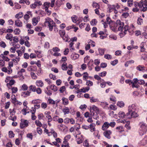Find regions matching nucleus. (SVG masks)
Returning a JSON list of instances; mask_svg holds the SVG:
<instances>
[{
  "mask_svg": "<svg viewBox=\"0 0 147 147\" xmlns=\"http://www.w3.org/2000/svg\"><path fill=\"white\" fill-rule=\"evenodd\" d=\"M139 125L140 126L139 133L140 135L142 136L147 131V124L142 121L140 122Z\"/></svg>",
  "mask_w": 147,
  "mask_h": 147,
  "instance_id": "1",
  "label": "nucleus"
},
{
  "mask_svg": "<svg viewBox=\"0 0 147 147\" xmlns=\"http://www.w3.org/2000/svg\"><path fill=\"white\" fill-rule=\"evenodd\" d=\"M44 24L45 26H48L50 31L52 30L53 27L55 24L53 20L49 18H47L45 19Z\"/></svg>",
  "mask_w": 147,
  "mask_h": 147,
  "instance_id": "2",
  "label": "nucleus"
},
{
  "mask_svg": "<svg viewBox=\"0 0 147 147\" xmlns=\"http://www.w3.org/2000/svg\"><path fill=\"white\" fill-rule=\"evenodd\" d=\"M124 26V23L123 22H121L120 20H118L116 21V24L115 25V27L113 30L115 31L118 29L119 31L122 32L123 30Z\"/></svg>",
  "mask_w": 147,
  "mask_h": 147,
  "instance_id": "3",
  "label": "nucleus"
},
{
  "mask_svg": "<svg viewBox=\"0 0 147 147\" xmlns=\"http://www.w3.org/2000/svg\"><path fill=\"white\" fill-rule=\"evenodd\" d=\"M55 0H51V3H50L49 2H45L42 5V8L43 9H48L50 5L51 7H53L55 3Z\"/></svg>",
  "mask_w": 147,
  "mask_h": 147,
  "instance_id": "4",
  "label": "nucleus"
},
{
  "mask_svg": "<svg viewBox=\"0 0 147 147\" xmlns=\"http://www.w3.org/2000/svg\"><path fill=\"white\" fill-rule=\"evenodd\" d=\"M137 109V107L135 104H133L129 106L128 107V112L127 113V115H130L131 113L134 111H136Z\"/></svg>",
  "mask_w": 147,
  "mask_h": 147,
  "instance_id": "5",
  "label": "nucleus"
},
{
  "mask_svg": "<svg viewBox=\"0 0 147 147\" xmlns=\"http://www.w3.org/2000/svg\"><path fill=\"white\" fill-rule=\"evenodd\" d=\"M29 122L26 119H22L20 120V127L21 129H23L28 127V125Z\"/></svg>",
  "mask_w": 147,
  "mask_h": 147,
  "instance_id": "6",
  "label": "nucleus"
},
{
  "mask_svg": "<svg viewBox=\"0 0 147 147\" xmlns=\"http://www.w3.org/2000/svg\"><path fill=\"white\" fill-rule=\"evenodd\" d=\"M140 3L142 5V7L141 10L143 11L147 10V0H141Z\"/></svg>",
  "mask_w": 147,
  "mask_h": 147,
  "instance_id": "7",
  "label": "nucleus"
},
{
  "mask_svg": "<svg viewBox=\"0 0 147 147\" xmlns=\"http://www.w3.org/2000/svg\"><path fill=\"white\" fill-rule=\"evenodd\" d=\"M112 131L110 130H107L103 133L105 136L108 139L111 138L110 135L112 134Z\"/></svg>",
  "mask_w": 147,
  "mask_h": 147,
  "instance_id": "8",
  "label": "nucleus"
},
{
  "mask_svg": "<svg viewBox=\"0 0 147 147\" xmlns=\"http://www.w3.org/2000/svg\"><path fill=\"white\" fill-rule=\"evenodd\" d=\"M93 111L95 112L97 114L99 113L98 108L95 105H92L90 108V112H92Z\"/></svg>",
  "mask_w": 147,
  "mask_h": 147,
  "instance_id": "9",
  "label": "nucleus"
},
{
  "mask_svg": "<svg viewBox=\"0 0 147 147\" xmlns=\"http://www.w3.org/2000/svg\"><path fill=\"white\" fill-rule=\"evenodd\" d=\"M138 116V115L136 111L132 112L130 114L128 115L127 117V119H130L131 118H136Z\"/></svg>",
  "mask_w": 147,
  "mask_h": 147,
  "instance_id": "10",
  "label": "nucleus"
},
{
  "mask_svg": "<svg viewBox=\"0 0 147 147\" xmlns=\"http://www.w3.org/2000/svg\"><path fill=\"white\" fill-rule=\"evenodd\" d=\"M40 18L39 17H34L32 19V22L33 25L34 26H36L37 24L40 20Z\"/></svg>",
  "mask_w": 147,
  "mask_h": 147,
  "instance_id": "11",
  "label": "nucleus"
},
{
  "mask_svg": "<svg viewBox=\"0 0 147 147\" xmlns=\"http://www.w3.org/2000/svg\"><path fill=\"white\" fill-rule=\"evenodd\" d=\"M118 115L119 117L121 118H127V117L128 116V115H127V113L125 115L124 112L122 111H120L118 113Z\"/></svg>",
  "mask_w": 147,
  "mask_h": 147,
  "instance_id": "12",
  "label": "nucleus"
},
{
  "mask_svg": "<svg viewBox=\"0 0 147 147\" xmlns=\"http://www.w3.org/2000/svg\"><path fill=\"white\" fill-rule=\"evenodd\" d=\"M8 69L6 67H3L2 68L1 70L3 72L7 73L8 74H10L12 72V70L9 67H8Z\"/></svg>",
  "mask_w": 147,
  "mask_h": 147,
  "instance_id": "13",
  "label": "nucleus"
},
{
  "mask_svg": "<svg viewBox=\"0 0 147 147\" xmlns=\"http://www.w3.org/2000/svg\"><path fill=\"white\" fill-rule=\"evenodd\" d=\"M109 127V123L107 122H105L102 127V130H106Z\"/></svg>",
  "mask_w": 147,
  "mask_h": 147,
  "instance_id": "14",
  "label": "nucleus"
},
{
  "mask_svg": "<svg viewBox=\"0 0 147 147\" xmlns=\"http://www.w3.org/2000/svg\"><path fill=\"white\" fill-rule=\"evenodd\" d=\"M51 113L50 111H46L45 112V114L46 116V117L48 118V120L49 121H51L52 120V118L50 115Z\"/></svg>",
  "mask_w": 147,
  "mask_h": 147,
  "instance_id": "15",
  "label": "nucleus"
},
{
  "mask_svg": "<svg viewBox=\"0 0 147 147\" xmlns=\"http://www.w3.org/2000/svg\"><path fill=\"white\" fill-rule=\"evenodd\" d=\"M106 20V22H104V23H103V25H104V27L105 28H106L107 26H108L107 24H110L111 22V20L109 17H108L107 18Z\"/></svg>",
  "mask_w": 147,
  "mask_h": 147,
  "instance_id": "16",
  "label": "nucleus"
},
{
  "mask_svg": "<svg viewBox=\"0 0 147 147\" xmlns=\"http://www.w3.org/2000/svg\"><path fill=\"white\" fill-rule=\"evenodd\" d=\"M30 93L31 92L29 91H23L22 92L21 95L24 97H26L29 96Z\"/></svg>",
  "mask_w": 147,
  "mask_h": 147,
  "instance_id": "17",
  "label": "nucleus"
},
{
  "mask_svg": "<svg viewBox=\"0 0 147 147\" xmlns=\"http://www.w3.org/2000/svg\"><path fill=\"white\" fill-rule=\"evenodd\" d=\"M27 69L28 71H36L37 68L36 66H31L30 67H28Z\"/></svg>",
  "mask_w": 147,
  "mask_h": 147,
  "instance_id": "18",
  "label": "nucleus"
},
{
  "mask_svg": "<svg viewBox=\"0 0 147 147\" xmlns=\"http://www.w3.org/2000/svg\"><path fill=\"white\" fill-rule=\"evenodd\" d=\"M15 25L18 27H22V23L21 21L19 19L17 20L15 22Z\"/></svg>",
  "mask_w": 147,
  "mask_h": 147,
  "instance_id": "19",
  "label": "nucleus"
},
{
  "mask_svg": "<svg viewBox=\"0 0 147 147\" xmlns=\"http://www.w3.org/2000/svg\"><path fill=\"white\" fill-rule=\"evenodd\" d=\"M100 105L102 107L105 109H109V108L108 107L106 106L108 105V104L107 102H101Z\"/></svg>",
  "mask_w": 147,
  "mask_h": 147,
  "instance_id": "20",
  "label": "nucleus"
},
{
  "mask_svg": "<svg viewBox=\"0 0 147 147\" xmlns=\"http://www.w3.org/2000/svg\"><path fill=\"white\" fill-rule=\"evenodd\" d=\"M109 11V12H111L113 10L116 11L115 9V5H109L108 6Z\"/></svg>",
  "mask_w": 147,
  "mask_h": 147,
  "instance_id": "21",
  "label": "nucleus"
},
{
  "mask_svg": "<svg viewBox=\"0 0 147 147\" xmlns=\"http://www.w3.org/2000/svg\"><path fill=\"white\" fill-rule=\"evenodd\" d=\"M13 36L12 34L10 33H8L5 36V38L7 40H8L11 41H12Z\"/></svg>",
  "mask_w": 147,
  "mask_h": 147,
  "instance_id": "22",
  "label": "nucleus"
},
{
  "mask_svg": "<svg viewBox=\"0 0 147 147\" xmlns=\"http://www.w3.org/2000/svg\"><path fill=\"white\" fill-rule=\"evenodd\" d=\"M36 85L38 87H42L44 84L42 81L41 80H37L36 82Z\"/></svg>",
  "mask_w": 147,
  "mask_h": 147,
  "instance_id": "23",
  "label": "nucleus"
},
{
  "mask_svg": "<svg viewBox=\"0 0 147 147\" xmlns=\"http://www.w3.org/2000/svg\"><path fill=\"white\" fill-rule=\"evenodd\" d=\"M145 44V43L144 42H142L140 45V51L141 52H144L146 50L145 48L144 47Z\"/></svg>",
  "mask_w": 147,
  "mask_h": 147,
  "instance_id": "24",
  "label": "nucleus"
},
{
  "mask_svg": "<svg viewBox=\"0 0 147 147\" xmlns=\"http://www.w3.org/2000/svg\"><path fill=\"white\" fill-rule=\"evenodd\" d=\"M62 100L63 104L65 105H67L69 103L68 100L67 98H66L65 97H63L62 99Z\"/></svg>",
  "mask_w": 147,
  "mask_h": 147,
  "instance_id": "25",
  "label": "nucleus"
},
{
  "mask_svg": "<svg viewBox=\"0 0 147 147\" xmlns=\"http://www.w3.org/2000/svg\"><path fill=\"white\" fill-rule=\"evenodd\" d=\"M98 50L100 55H104V52L106 51V49L99 48L98 49Z\"/></svg>",
  "mask_w": 147,
  "mask_h": 147,
  "instance_id": "26",
  "label": "nucleus"
},
{
  "mask_svg": "<svg viewBox=\"0 0 147 147\" xmlns=\"http://www.w3.org/2000/svg\"><path fill=\"white\" fill-rule=\"evenodd\" d=\"M117 105L120 108H122L124 106L125 104L122 101H119L117 103Z\"/></svg>",
  "mask_w": 147,
  "mask_h": 147,
  "instance_id": "27",
  "label": "nucleus"
},
{
  "mask_svg": "<svg viewBox=\"0 0 147 147\" xmlns=\"http://www.w3.org/2000/svg\"><path fill=\"white\" fill-rule=\"evenodd\" d=\"M23 16V13L22 12H20L17 14L15 16V18L18 19L21 18Z\"/></svg>",
  "mask_w": 147,
  "mask_h": 147,
  "instance_id": "28",
  "label": "nucleus"
},
{
  "mask_svg": "<svg viewBox=\"0 0 147 147\" xmlns=\"http://www.w3.org/2000/svg\"><path fill=\"white\" fill-rule=\"evenodd\" d=\"M90 102L91 103L99 101V100L98 98H95L93 96L90 97Z\"/></svg>",
  "mask_w": 147,
  "mask_h": 147,
  "instance_id": "29",
  "label": "nucleus"
},
{
  "mask_svg": "<svg viewBox=\"0 0 147 147\" xmlns=\"http://www.w3.org/2000/svg\"><path fill=\"white\" fill-rule=\"evenodd\" d=\"M15 83V80H11L9 81V83L7 84V86L9 88V86H11L12 85H13Z\"/></svg>",
  "mask_w": 147,
  "mask_h": 147,
  "instance_id": "30",
  "label": "nucleus"
},
{
  "mask_svg": "<svg viewBox=\"0 0 147 147\" xmlns=\"http://www.w3.org/2000/svg\"><path fill=\"white\" fill-rule=\"evenodd\" d=\"M30 90L33 92H35L36 89V86L34 85H31L29 86Z\"/></svg>",
  "mask_w": 147,
  "mask_h": 147,
  "instance_id": "31",
  "label": "nucleus"
},
{
  "mask_svg": "<svg viewBox=\"0 0 147 147\" xmlns=\"http://www.w3.org/2000/svg\"><path fill=\"white\" fill-rule=\"evenodd\" d=\"M63 111L64 113V114H68L69 113V108L67 107H65L63 109Z\"/></svg>",
  "mask_w": 147,
  "mask_h": 147,
  "instance_id": "32",
  "label": "nucleus"
},
{
  "mask_svg": "<svg viewBox=\"0 0 147 147\" xmlns=\"http://www.w3.org/2000/svg\"><path fill=\"white\" fill-rule=\"evenodd\" d=\"M19 3H26L27 5H29L30 3V2L28 0H20Z\"/></svg>",
  "mask_w": 147,
  "mask_h": 147,
  "instance_id": "33",
  "label": "nucleus"
},
{
  "mask_svg": "<svg viewBox=\"0 0 147 147\" xmlns=\"http://www.w3.org/2000/svg\"><path fill=\"white\" fill-rule=\"evenodd\" d=\"M79 57V55L76 54H73L71 56L72 59L74 60L77 59Z\"/></svg>",
  "mask_w": 147,
  "mask_h": 147,
  "instance_id": "34",
  "label": "nucleus"
},
{
  "mask_svg": "<svg viewBox=\"0 0 147 147\" xmlns=\"http://www.w3.org/2000/svg\"><path fill=\"white\" fill-rule=\"evenodd\" d=\"M55 5L56 6L54 7V8L55 9L57 10L58 9V8L61 5V3H60V1H56Z\"/></svg>",
  "mask_w": 147,
  "mask_h": 147,
  "instance_id": "35",
  "label": "nucleus"
},
{
  "mask_svg": "<svg viewBox=\"0 0 147 147\" xmlns=\"http://www.w3.org/2000/svg\"><path fill=\"white\" fill-rule=\"evenodd\" d=\"M136 69L139 71H143L145 70V67L142 65H139L137 67Z\"/></svg>",
  "mask_w": 147,
  "mask_h": 147,
  "instance_id": "36",
  "label": "nucleus"
},
{
  "mask_svg": "<svg viewBox=\"0 0 147 147\" xmlns=\"http://www.w3.org/2000/svg\"><path fill=\"white\" fill-rule=\"evenodd\" d=\"M30 18V16H28V14H25L24 16V18L26 20L24 21V22L25 23H27L28 22V21Z\"/></svg>",
  "mask_w": 147,
  "mask_h": 147,
  "instance_id": "37",
  "label": "nucleus"
},
{
  "mask_svg": "<svg viewBox=\"0 0 147 147\" xmlns=\"http://www.w3.org/2000/svg\"><path fill=\"white\" fill-rule=\"evenodd\" d=\"M97 114L94 115V113L92 112H91L90 113V115L91 117H93V118L94 119H97L98 118V116L97 115Z\"/></svg>",
  "mask_w": 147,
  "mask_h": 147,
  "instance_id": "38",
  "label": "nucleus"
},
{
  "mask_svg": "<svg viewBox=\"0 0 147 147\" xmlns=\"http://www.w3.org/2000/svg\"><path fill=\"white\" fill-rule=\"evenodd\" d=\"M68 68L67 66V64L66 63H65L62 65L61 68L63 70H66Z\"/></svg>",
  "mask_w": 147,
  "mask_h": 147,
  "instance_id": "39",
  "label": "nucleus"
},
{
  "mask_svg": "<svg viewBox=\"0 0 147 147\" xmlns=\"http://www.w3.org/2000/svg\"><path fill=\"white\" fill-rule=\"evenodd\" d=\"M28 88L27 85L24 84L22 86L21 90L23 91H26L27 90Z\"/></svg>",
  "mask_w": 147,
  "mask_h": 147,
  "instance_id": "40",
  "label": "nucleus"
},
{
  "mask_svg": "<svg viewBox=\"0 0 147 147\" xmlns=\"http://www.w3.org/2000/svg\"><path fill=\"white\" fill-rule=\"evenodd\" d=\"M95 125L93 124H91L89 126L90 128V131L91 132L95 131Z\"/></svg>",
  "mask_w": 147,
  "mask_h": 147,
  "instance_id": "41",
  "label": "nucleus"
},
{
  "mask_svg": "<svg viewBox=\"0 0 147 147\" xmlns=\"http://www.w3.org/2000/svg\"><path fill=\"white\" fill-rule=\"evenodd\" d=\"M109 108V109H111L113 110H115L117 109V107L115 105H110L109 107H108Z\"/></svg>",
  "mask_w": 147,
  "mask_h": 147,
  "instance_id": "42",
  "label": "nucleus"
},
{
  "mask_svg": "<svg viewBox=\"0 0 147 147\" xmlns=\"http://www.w3.org/2000/svg\"><path fill=\"white\" fill-rule=\"evenodd\" d=\"M134 5L136 7H137L138 6L139 8H141V9L142 7V5L140 3V1L139 3L136 2H134Z\"/></svg>",
  "mask_w": 147,
  "mask_h": 147,
  "instance_id": "43",
  "label": "nucleus"
},
{
  "mask_svg": "<svg viewBox=\"0 0 147 147\" xmlns=\"http://www.w3.org/2000/svg\"><path fill=\"white\" fill-rule=\"evenodd\" d=\"M133 0H128L127 2L128 6L130 7H131L133 5Z\"/></svg>",
  "mask_w": 147,
  "mask_h": 147,
  "instance_id": "44",
  "label": "nucleus"
},
{
  "mask_svg": "<svg viewBox=\"0 0 147 147\" xmlns=\"http://www.w3.org/2000/svg\"><path fill=\"white\" fill-rule=\"evenodd\" d=\"M112 57V56L109 54H106L104 55V58L108 60L111 59Z\"/></svg>",
  "mask_w": 147,
  "mask_h": 147,
  "instance_id": "45",
  "label": "nucleus"
},
{
  "mask_svg": "<svg viewBox=\"0 0 147 147\" xmlns=\"http://www.w3.org/2000/svg\"><path fill=\"white\" fill-rule=\"evenodd\" d=\"M59 34L62 37L65 34V32L64 30H61L59 31Z\"/></svg>",
  "mask_w": 147,
  "mask_h": 147,
  "instance_id": "46",
  "label": "nucleus"
},
{
  "mask_svg": "<svg viewBox=\"0 0 147 147\" xmlns=\"http://www.w3.org/2000/svg\"><path fill=\"white\" fill-rule=\"evenodd\" d=\"M92 6L94 8H95L96 9L99 8V5L98 4L95 2H93L92 4Z\"/></svg>",
  "mask_w": 147,
  "mask_h": 147,
  "instance_id": "47",
  "label": "nucleus"
},
{
  "mask_svg": "<svg viewBox=\"0 0 147 147\" xmlns=\"http://www.w3.org/2000/svg\"><path fill=\"white\" fill-rule=\"evenodd\" d=\"M94 64L93 61L92 59H90L87 64L88 67L92 66Z\"/></svg>",
  "mask_w": 147,
  "mask_h": 147,
  "instance_id": "48",
  "label": "nucleus"
},
{
  "mask_svg": "<svg viewBox=\"0 0 147 147\" xmlns=\"http://www.w3.org/2000/svg\"><path fill=\"white\" fill-rule=\"evenodd\" d=\"M50 88L55 92L57 91V87L54 85H52L50 86Z\"/></svg>",
  "mask_w": 147,
  "mask_h": 147,
  "instance_id": "49",
  "label": "nucleus"
},
{
  "mask_svg": "<svg viewBox=\"0 0 147 147\" xmlns=\"http://www.w3.org/2000/svg\"><path fill=\"white\" fill-rule=\"evenodd\" d=\"M30 75L32 79H37V77L34 72H31L30 73Z\"/></svg>",
  "mask_w": 147,
  "mask_h": 147,
  "instance_id": "50",
  "label": "nucleus"
},
{
  "mask_svg": "<svg viewBox=\"0 0 147 147\" xmlns=\"http://www.w3.org/2000/svg\"><path fill=\"white\" fill-rule=\"evenodd\" d=\"M97 23L96 20L95 19H94L92 20L90 22V24L92 26H94L96 25Z\"/></svg>",
  "mask_w": 147,
  "mask_h": 147,
  "instance_id": "51",
  "label": "nucleus"
},
{
  "mask_svg": "<svg viewBox=\"0 0 147 147\" xmlns=\"http://www.w3.org/2000/svg\"><path fill=\"white\" fill-rule=\"evenodd\" d=\"M35 123L36 125L39 127H40L42 126L41 123L38 120H36L35 121Z\"/></svg>",
  "mask_w": 147,
  "mask_h": 147,
  "instance_id": "52",
  "label": "nucleus"
},
{
  "mask_svg": "<svg viewBox=\"0 0 147 147\" xmlns=\"http://www.w3.org/2000/svg\"><path fill=\"white\" fill-rule=\"evenodd\" d=\"M53 51L55 53L58 52L60 51L59 49L57 47H54L53 48Z\"/></svg>",
  "mask_w": 147,
  "mask_h": 147,
  "instance_id": "53",
  "label": "nucleus"
},
{
  "mask_svg": "<svg viewBox=\"0 0 147 147\" xmlns=\"http://www.w3.org/2000/svg\"><path fill=\"white\" fill-rule=\"evenodd\" d=\"M48 101L49 104L54 105L55 104V101L51 98H49L48 99Z\"/></svg>",
  "mask_w": 147,
  "mask_h": 147,
  "instance_id": "54",
  "label": "nucleus"
},
{
  "mask_svg": "<svg viewBox=\"0 0 147 147\" xmlns=\"http://www.w3.org/2000/svg\"><path fill=\"white\" fill-rule=\"evenodd\" d=\"M9 137L10 138H12L14 137V134L12 131H9Z\"/></svg>",
  "mask_w": 147,
  "mask_h": 147,
  "instance_id": "55",
  "label": "nucleus"
},
{
  "mask_svg": "<svg viewBox=\"0 0 147 147\" xmlns=\"http://www.w3.org/2000/svg\"><path fill=\"white\" fill-rule=\"evenodd\" d=\"M129 28V26H128L127 25H125L124 26V27L123 28V29L124 30V33L125 34H126V32L128 30Z\"/></svg>",
  "mask_w": 147,
  "mask_h": 147,
  "instance_id": "56",
  "label": "nucleus"
},
{
  "mask_svg": "<svg viewBox=\"0 0 147 147\" xmlns=\"http://www.w3.org/2000/svg\"><path fill=\"white\" fill-rule=\"evenodd\" d=\"M93 84L92 82L90 80H87L86 85L89 86H91L93 85Z\"/></svg>",
  "mask_w": 147,
  "mask_h": 147,
  "instance_id": "57",
  "label": "nucleus"
},
{
  "mask_svg": "<svg viewBox=\"0 0 147 147\" xmlns=\"http://www.w3.org/2000/svg\"><path fill=\"white\" fill-rule=\"evenodd\" d=\"M9 113L11 114V115H13L16 113V111L14 108H13V109H9Z\"/></svg>",
  "mask_w": 147,
  "mask_h": 147,
  "instance_id": "58",
  "label": "nucleus"
},
{
  "mask_svg": "<svg viewBox=\"0 0 147 147\" xmlns=\"http://www.w3.org/2000/svg\"><path fill=\"white\" fill-rule=\"evenodd\" d=\"M47 106V104L45 102H42L41 104V107L43 109L46 108Z\"/></svg>",
  "mask_w": 147,
  "mask_h": 147,
  "instance_id": "59",
  "label": "nucleus"
},
{
  "mask_svg": "<svg viewBox=\"0 0 147 147\" xmlns=\"http://www.w3.org/2000/svg\"><path fill=\"white\" fill-rule=\"evenodd\" d=\"M36 92L38 94H40L42 93V90L40 88H36Z\"/></svg>",
  "mask_w": 147,
  "mask_h": 147,
  "instance_id": "60",
  "label": "nucleus"
},
{
  "mask_svg": "<svg viewBox=\"0 0 147 147\" xmlns=\"http://www.w3.org/2000/svg\"><path fill=\"white\" fill-rule=\"evenodd\" d=\"M63 39L65 41H68V37L67 35L65 34L62 37Z\"/></svg>",
  "mask_w": 147,
  "mask_h": 147,
  "instance_id": "61",
  "label": "nucleus"
},
{
  "mask_svg": "<svg viewBox=\"0 0 147 147\" xmlns=\"http://www.w3.org/2000/svg\"><path fill=\"white\" fill-rule=\"evenodd\" d=\"M88 43L91 44L92 46L93 47H94L95 46V42L92 40H89L88 41Z\"/></svg>",
  "mask_w": 147,
  "mask_h": 147,
  "instance_id": "62",
  "label": "nucleus"
},
{
  "mask_svg": "<svg viewBox=\"0 0 147 147\" xmlns=\"http://www.w3.org/2000/svg\"><path fill=\"white\" fill-rule=\"evenodd\" d=\"M20 30L19 28H16L14 30V33L16 34H20Z\"/></svg>",
  "mask_w": 147,
  "mask_h": 147,
  "instance_id": "63",
  "label": "nucleus"
},
{
  "mask_svg": "<svg viewBox=\"0 0 147 147\" xmlns=\"http://www.w3.org/2000/svg\"><path fill=\"white\" fill-rule=\"evenodd\" d=\"M118 62V60L117 59H115L113 61H111V64L113 66H114L116 65Z\"/></svg>",
  "mask_w": 147,
  "mask_h": 147,
  "instance_id": "64",
  "label": "nucleus"
}]
</instances>
